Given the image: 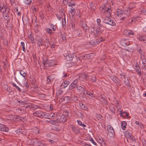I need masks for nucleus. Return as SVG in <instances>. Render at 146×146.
<instances>
[{
  "instance_id": "bf43d9fd",
  "label": "nucleus",
  "mask_w": 146,
  "mask_h": 146,
  "mask_svg": "<svg viewBox=\"0 0 146 146\" xmlns=\"http://www.w3.org/2000/svg\"><path fill=\"white\" fill-rule=\"evenodd\" d=\"M35 107H36V106L35 105H28V106H26L25 107V108H27L28 107H29V108H35Z\"/></svg>"
},
{
  "instance_id": "4d7b16f0",
  "label": "nucleus",
  "mask_w": 146,
  "mask_h": 146,
  "mask_svg": "<svg viewBox=\"0 0 146 146\" xmlns=\"http://www.w3.org/2000/svg\"><path fill=\"white\" fill-rule=\"evenodd\" d=\"M90 141L95 145H97V143L93 139H90Z\"/></svg>"
},
{
  "instance_id": "0e129e2a",
  "label": "nucleus",
  "mask_w": 146,
  "mask_h": 146,
  "mask_svg": "<svg viewBox=\"0 0 146 146\" xmlns=\"http://www.w3.org/2000/svg\"><path fill=\"white\" fill-rule=\"evenodd\" d=\"M90 9L92 10H94L95 9V7L94 6L93 4L92 3H91L90 4Z\"/></svg>"
},
{
  "instance_id": "473e14b6",
  "label": "nucleus",
  "mask_w": 146,
  "mask_h": 146,
  "mask_svg": "<svg viewBox=\"0 0 146 146\" xmlns=\"http://www.w3.org/2000/svg\"><path fill=\"white\" fill-rule=\"evenodd\" d=\"M81 25L82 27L84 29L85 31L88 30V27H87L86 24L84 22H82Z\"/></svg>"
},
{
  "instance_id": "6e6552de",
  "label": "nucleus",
  "mask_w": 146,
  "mask_h": 146,
  "mask_svg": "<svg viewBox=\"0 0 146 146\" xmlns=\"http://www.w3.org/2000/svg\"><path fill=\"white\" fill-rule=\"evenodd\" d=\"M61 101L65 103H68L71 101V99L68 96L62 97L61 99Z\"/></svg>"
},
{
  "instance_id": "2eb2a0df",
  "label": "nucleus",
  "mask_w": 146,
  "mask_h": 146,
  "mask_svg": "<svg viewBox=\"0 0 146 146\" xmlns=\"http://www.w3.org/2000/svg\"><path fill=\"white\" fill-rule=\"evenodd\" d=\"M127 136L128 140H129L130 141H133L135 140V137L134 136H133L130 132L128 133Z\"/></svg>"
},
{
  "instance_id": "864d4df0",
  "label": "nucleus",
  "mask_w": 146,
  "mask_h": 146,
  "mask_svg": "<svg viewBox=\"0 0 146 146\" xmlns=\"http://www.w3.org/2000/svg\"><path fill=\"white\" fill-rule=\"evenodd\" d=\"M120 43L122 45L125 46V45H127V44L125 42V40H121L120 42Z\"/></svg>"
},
{
  "instance_id": "4468645a",
  "label": "nucleus",
  "mask_w": 146,
  "mask_h": 146,
  "mask_svg": "<svg viewBox=\"0 0 146 146\" xmlns=\"http://www.w3.org/2000/svg\"><path fill=\"white\" fill-rule=\"evenodd\" d=\"M53 61V60H48L45 63L44 62H43V64L44 66L46 67L47 66H51L53 65V64L52 63V62Z\"/></svg>"
},
{
  "instance_id": "a878e982",
  "label": "nucleus",
  "mask_w": 146,
  "mask_h": 146,
  "mask_svg": "<svg viewBox=\"0 0 146 146\" xmlns=\"http://www.w3.org/2000/svg\"><path fill=\"white\" fill-rule=\"evenodd\" d=\"M124 82L125 85L127 87H131V85L129 81L127 78H125L124 79Z\"/></svg>"
},
{
  "instance_id": "412c9836",
  "label": "nucleus",
  "mask_w": 146,
  "mask_h": 146,
  "mask_svg": "<svg viewBox=\"0 0 146 146\" xmlns=\"http://www.w3.org/2000/svg\"><path fill=\"white\" fill-rule=\"evenodd\" d=\"M76 88L80 92L84 93L85 92V89L82 86L78 85L76 86Z\"/></svg>"
},
{
  "instance_id": "f8f14e48",
  "label": "nucleus",
  "mask_w": 146,
  "mask_h": 146,
  "mask_svg": "<svg viewBox=\"0 0 146 146\" xmlns=\"http://www.w3.org/2000/svg\"><path fill=\"white\" fill-rule=\"evenodd\" d=\"M9 130V128L6 125L1 124V131L8 132Z\"/></svg>"
},
{
  "instance_id": "de8ad7c7",
  "label": "nucleus",
  "mask_w": 146,
  "mask_h": 146,
  "mask_svg": "<svg viewBox=\"0 0 146 146\" xmlns=\"http://www.w3.org/2000/svg\"><path fill=\"white\" fill-rule=\"evenodd\" d=\"M16 111L19 113H23L24 112V110L21 108H18L16 109Z\"/></svg>"
},
{
  "instance_id": "72a5a7b5",
  "label": "nucleus",
  "mask_w": 146,
  "mask_h": 146,
  "mask_svg": "<svg viewBox=\"0 0 146 146\" xmlns=\"http://www.w3.org/2000/svg\"><path fill=\"white\" fill-rule=\"evenodd\" d=\"M140 59L142 62V64L143 65V66L145 68V66H146V59L145 57H143V58H141Z\"/></svg>"
},
{
  "instance_id": "e433bc0d",
  "label": "nucleus",
  "mask_w": 146,
  "mask_h": 146,
  "mask_svg": "<svg viewBox=\"0 0 146 146\" xmlns=\"http://www.w3.org/2000/svg\"><path fill=\"white\" fill-rule=\"evenodd\" d=\"M37 44L38 45L40 46L43 45V40L41 39H39L38 40H37Z\"/></svg>"
},
{
  "instance_id": "f03ea898",
  "label": "nucleus",
  "mask_w": 146,
  "mask_h": 146,
  "mask_svg": "<svg viewBox=\"0 0 146 146\" xmlns=\"http://www.w3.org/2000/svg\"><path fill=\"white\" fill-rule=\"evenodd\" d=\"M33 114L34 116L40 118L44 117L46 119H49L48 116L49 114L43 112L40 110H39L34 112Z\"/></svg>"
},
{
  "instance_id": "e2e57ef3",
  "label": "nucleus",
  "mask_w": 146,
  "mask_h": 146,
  "mask_svg": "<svg viewBox=\"0 0 146 146\" xmlns=\"http://www.w3.org/2000/svg\"><path fill=\"white\" fill-rule=\"evenodd\" d=\"M135 123L137 125H139L141 127H142L143 126L142 124L141 123V122H139L138 121H136Z\"/></svg>"
},
{
  "instance_id": "5fc2aeb1",
  "label": "nucleus",
  "mask_w": 146,
  "mask_h": 146,
  "mask_svg": "<svg viewBox=\"0 0 146 146\" xmlns=\"http://www.w3.org/2000/svg\"><path fill=\"white\" fill-rule=\"evenodd\" d=\"M50 27L54 31H55L56 29V27L53 25H50Z\"/></svg>"
},
{
  "instance_id": "6e6d98bb",
  "label": "nucleus",
  "mask_w": 146,
  "mask_h": 146,
  "mask_svg": "<svg viewBox=\"0 0 146 146\" xmlns=\"http://www.w3.org/2000/svg\"><path fill=\"white\" fill-rule=\"evenodd\" d=\"M68 6L69 7H71L72 6H74L75 5V4L74 2L73 1L70 2L68 3Z\"/></svg>"
},
{
  "instance_id": "7ed1b4c3",
  "label": "nucleus",
  "mask_w": 146,
  "mask_h": 146,
  "mask_svg": "<svg viewBox=\"0 0 146 146\" xmlns=\"http://www.w3.org/2000/svg\"><path fill=\"white\" fill-rule=\"evenodd\" d=\"M31 141V143L34 146H47L43 142L37 139H32Z\"/></svg>"
},
{
  "instance_id": "4be33fe9",
  "label": "nucleus",
  "mask_w": 146,
  "mask_h": 146,
  "mask_svg": "<svg viewBox=\"0 0 146 146\" xmlns=\"http://www.w3.org/2000/svg\"><path fill=\"white\" fill-rule=\"evenodd\" d=\"M71 128L72 131L76 134H78L80 131L79 130L78 128L74 127L73 125H72Z\"/></svg>"
},
{
  "instance_id": "aec40b11",
  "label": "nucleus",
  "mask_w": 146,
  "mask_h": 146,
  "mask_svg": "<svg viewBox=\"0 0 146 146\" xmlns=\"http://www.w3.org/2000/svg\"><path fill=\"white\" fill-rule=\"evenodd\" d=\"M54 76L53 75H50L48 76L46 81L49 84L54 79Z\"/></svg>"
},
{
  "instance_id": "c03bdc74",
  "label": "nucleus",
  "mask_w": 146,
  "mask_h": 146,
  "mask_svg": "<svg viewBox=\"0 0 146 146\" xmlns=\"http://www.w3.org/2000/svg\"><path fill=\"white\" fill-rule=\"evenodd\" d=\"M12 84L13 86L15 87L20 92L21 91V89H20V88L19 87L17 86L15 83H12Z\"/></svg>"
},
{
  "instance_id": "c756f323",
  "label": "nucleus",
  "mask_w": 146,
  "mask_h": 146,
  "mask_svg": "<svg viewBox=\"0 0 146 146\" xmlns=\"http://www.w3.org/2000/svg\"><path fill=\"white\" fill-rule=\"evenodd\" d=\"M140 17L138 16H136L133 17L131 19V23H133L135 22L136 21L140 19Z\"/></svg>"
},
{
  "instance_id": "09e8293b",
  "label": "nucleus",
  "mask_w": 146,
  "mask_h": 146,
  "mask_svg": "<svg viewBox=\"0 0 146 146\" xmlns=\"http://www.w3.org/2000/svg\"><path fill=\"white\" fill-rule=\"evenodd\" d=\"M105 18L104 19L103 22L105 23L106 24H108V23L109 21L110 20V19L109 18V17H108Z\"/></svg>"
},
{
  "instance_id": "9d476101",
  "label": "nucleus",
  "mask_w": 146,
  "mask_h": 146,
  "mask_svg": "<svg viewBox=\"0 0 146 146\" xmlns=\"http://www.w3.org/2000/svg\"><path fill=\"white\" fill-rule=\"evenodd\" d=\"M111 79L115 82L117 86H120L121 84L118 81V78L115 76H111L110 77Z\"/></svg>"
},
{
  "instance_id": "a19ab883",
  "label": "nucleus",
  "mask_w": 146,
  "mask_h": 146,
  "mask_svg": "<svg viewBox=\"0 0 146 146\" xmlns=\"http://www.w3.org/2000/svg\"><path fill=\"white\" fill-rule=\"evenodd\" d=\"M108 24L114 26L115 25V23L112 19H110L109 21V22Z\"/></svg>"
},
{
  "instance_id": "774afa93",
  "label": "nucleus",
  "mask_w": 146,
  "mask_h": 146,
  "mask_svg": "<svg viewBox=\"0 0 146 146\" xmlns=\"http://www.w3.org/2000/svg\"><path fill=\"white\" fill-rule=\"evenodd\" d=\"M31 0H25V3L27 4H29L31 3Z\"/></svg>"
},
{
  "instance_id": "4c0bfd02",
  "label": "nucleus",
  "mask_w": 146,
  "mask_h": 146,
  "mask_svg": "<svg viewBox=\"0 0 146 146\" xmlns=\"http://www.w3.org/2000/svg\"><path fill=\"white\" fill-rule=\"evenodd\" d=\"M99 98L102 102H105L106 101L105 97L104 96L100 95L99 96Z\"/></svg>"
},
{
  "instance_id": "b1692460",
  "label": "nucleus",
  "mask_w": 146,
  "mask_h": 146,
  "mask_svg": "<svg viewBox=\"0 0 146 146\" xmlns=\"http://www.w3.org/2000/svg\"><path fill=\"white\" fill-rule=\"evenodd\" d=\"M69 83L68 81H65L62 83L61 86L64 88H66L68 86Z\"/></svg>"
},
{
  "instance_id": "49530a36",
  "label": "nucleus",
  "mask_w": 146,
  "mask_h": 146,
  "mask_svg": "<svg viewBox=\"0 0 146 146\" xmlns=\"http://www.w3.org/2000/svg\"><path fill=\"white\" fill-rule=\"evenodd\" d=\"M77 122L78 125H79L80 126L83 127V128H84V127H86V125L82 123V122L80 120H77Z\"/></svg>"
},
{
  "instance_id": "5701e85b",
  "label": "nucleus",
  "mask_w": 146,
  "mask_h": 146,
  "mask_svg": "<svg viewBox=\"0 0 146 146\" xmlns=\"http://www.w3.org/2000/svg\"><path fill=\"white\" fill-rule=\"evenodd\" d=\"M135 4L134 3L133 6H131V5H130L129 6V9L126 10H125L124 11V13L125 14L128 15L130 14V9H131L133 8L134 7H135Z\"/></svg>"
},
{
  "instance_id": "9b49d317",
  "label": "nucleus",
  "mask_w": 146,
  "mask_h": 146,
  "mask_svg": "<svg viewBox=\"0 0 146 146\" xmlns=\"http://www.w3.org/2000/svg\"><path fill=\"white\" fill-rule=\"evenodd\" d=\"M124 33L125 35L131 37H132L133 35L134 34V33L132 31L130 30H125Z\"/></svg>"
},
{
  "instance_id": "cd10ccee",
  "label": "nucleus",
  "mask_w": 146,
  "mask_h": 146,
  "mask_svg": "<svg viewBox=\"0 0 146 146\" xmlns=\"http://www.w3.org/2000/svg\"><path fill=\"white\" fill-rule=\"evenodd\" d=\"M89 77L92 82H95L96 81V76L95 74H93L90 75L89 76Z\"/></svg>"
},
{
  "instance_id": "37998d69",
  "label": "nucleus",
  "mask_w": 146,
  "mask_h": 146,
  "mask_svg": "<svg viewBox=\"0 0 146 146\" xmlns=\"http://www.w3.org/2000/svg\"><path fill=\"white\" fill-rule=\"evenodd\" d=\"M109 108L110 111L113 113H114L115 112V109L114 107L112 105H111L109 106Z\"/></svg>"
},
{
  "instance_id": "79ce46f5",
  "label": "nucleus",
  "mask_w": 146,
  "mask_h": 146,
  "mask_svg": "<svg viewBox=\"0 0 146 146\" xmlns=\"http://www.w3.org/2000/svg\"><path fill=\"white\" fill-rule=\"evenodd\" d=\"M117 15L118 16L120 15H122V16H123V11L120 9H118L117 10Z\"/></svg>"
},
{
  "instance_id": "c85d7f7f",
  "label": "nucleus",
  "mask_w": 146,
  "mask_h": 146,
  "mask_svg": "<svg viewBox=\"0 0 146 146\" xmlns=\"http://www.w3.org/2000/svg\"><path fill=\"white\" fill-rule=\"evenodd\" d=\"M60 122H64L66 121V118L64 114H62L61 115V118L59 119Z\"/></svg>"
},
{
  "instance_id": "f704fd0d",
  "label": "nucleus",
  "mask_w": 146,
  "mask_h": 146,
  "mask_svg": "<svg viewBox=\"0 0 146 146\" xmlns=\"http://www.w3.org/2000/svg\"><path fill=\"white\" fill-rule=\"evenodd\" d=\"M70 12L72 16H74L75 13V9L74 7H72Z\"/></svg>"
},
{
  "instance_id": "1a4fd4ad",
  "label": "nucleus",
  "mask_w": 146,
  "mask_h": 146,
  "mask_svg": "<svg viewBox=\"0 0 146 146\" xmlns=\"http://www.w3.org/2000/svg\"><path fill=\"white\" fill-rule=\"evenodd\" d=\"M15 119L16 121H19L21 120L24 122H25L27 121L26 118L24 116H22L20 115H15Z\"/></svg>"
},
{
  "instance_id": "f3484780",
  "label": "nucleus",
  "mask_w": 146,
  "mask_h": 146,
  "mask_svg": "<svg viewBox=\"0 0 146 146\" xmlns=\"http://www.w3.org/2000/svg\"><path fill=\"white\" fill-rule=\"evenodd\" d=\"M15 117V115L14 116L12 114H10L7 115L6 116V118L7 119L10 121L13 120L16 121Z\"/></svg>"
},
{
  "instance_id": "052dcab7",
  "label": "nucleus",
  "mask_w": 146,
  "mask_h": 146,
  "mask_svg": "<svg viewBox=\"0 0 146 146\" xmlns=\"http://www.w3.org/2000/svg\"><path fill=\"white\" fill-rule=\"evenodd\" d=\"M32 9L33 10L34 12H36L37 11V9L36 7L35 6H33L32 7Z\"/></svg>"
},
{
  "instance_id": "0eeeda50",
  "label": "nucleus",
  "mask_w": 146,
  "mask_h": 146,
  "mask_svg": "<svg viewBox=\"0 0 146 146\" xmlns=\"http://www.w3.org/2000/svg\"><path fill=\"white\" fill-rule=\"evenodd\" d=\"M89 77V76L84 73L80 74L79 76V79L82 81H85L87 80Z\"/></svg>"
},
{
  "instance_id": "dca6fc26",
  "label": "nucleus",
  "mask_w": 146,
  "mask_h": 146,
  "mask_svg": "<svg viewBox=\"0 0 146 146\" xmlns=\"http://www.w3.org/2000/svg\"><path fill=\"white\" fill-rule=\"evenodd\" d=\"M49 123L55 125H58L60 123V120H59V119H57L52 120L51 121H49Z\"/></svg>"
},
{
  "instance_id": "3c124183",
  "label": "nucleus",
  "mask_w": 146,
  "mask_h": 146,
  "mask_svg": "<svg viewBox=\"0 0 146 146\" xmlns=\"http://www.w3.org/2000/svg\"><path fill=\"white\" fill-rule=\"evenodd\" d=\"M6 11V9L5 7H2L1 8V12L3 13H4Z\"/></svg>"
},
{
  "instance_id": "39448f33",
  "label": "nucleus",
  "mask_w": 146,
  "mask_h": 146,
  "mask_svg": "<svg viewBox=\"0 0 146 146\" xmlns=\"http://www.w3.org/2000/svg\"><path fill=\"white\" fill-rule=\"evenodd\" d=\"M108 134L109 136L111 137H113L115 135V133L113 128L110 125L107 126Z\"/></svg>"
},
{
  "instance_id": "f257e3e1",
  "label": "nucleus",
  "mask_w": 146,
  "mask_h": 146,
  "mask_svg": "<svg viewBox=\"0 0 146 146\" xmlns=\"http://www.w3.org/2000/svg\"><path fill=\"white\" fill-rule=\"evenodd\" d=\"M102 12L104 14V15L106 17H111L112 10L110 8L106 6H103L100 7Z\"/></svg>"
},
{
  "instance_id": "393cba45",
  "label": "nucleus",
  "mask_w": 146,
  "mask_h": 146,
  "mask_svg": "<svg viewBox=\"0 0 146 146\" xmlns=\"http://www.w3.org/2000/svg\"><path fill=\"white\" fill-rule=\"evenodd\" d=\"M138 39L140 41H143L146 43V37L144 36L140 35L139 37H138Z\"/></svg>"
},
{
  "instance_id": "603ef678",
  "label": "nucleus",
  "mask_w": 146,
  "mask_h": 146,
  "mask_svg": "<svg viewBox=\"0 0 146 146\" xmlns=\"http://www.w3.org/2000/svg\"><path fill=\"white\" fill-rule=\"evenodd\" d=\"M3 17L7 21L9 19V16L7 13L3 14Z\"/></svg>"
},
{
  "instance_id": "69168bd1",
  "label": "nucleus",
  "mask_w": 146,
  "mask_h": 146,
  "mask_svg": "<svg viewBox=\"0 0 146 146\" xmlns=\"http://www.w3.org/2000/svg\"><path fill=\"white\" fill-rule=\"evenodd\" d=\"M97 22L98 25L99 26H102V24L100 23L101 22V20L100 19H98L97 20Z\"/></svg>"
},
{
  "instance_id": "ddd939ff",
  "label": "nucleus",
  "mask_w": 146,
  "mask_h": 146,
  "mask_svg": "<svg viewBox=\"0 0 146 146\" xmlns=\"http://www.w3.org/2000/svg\"><path fill=\"white\" fill-rule=\"evenodd\" d=\"M137 52L139 54L140 58H142L145 57V53L144 51L141 48H138L137 49Z\"/></svg>"
},
{
  "instance_id": "680f3d73",
  "label": "nucleus",
  "mask_w": 146,
  "mask_h": 146,
  "mask_svg": "<svg viewBox=\"0 0 146 146\" xmlns=\"http://www.w3.org/2000/svg\"><path fill=\"white\" fill-rule=\"evenodd\" d=\"M22 130L20 129H19L16 131V133L17 134H20L22 132Z\"/></svg>"
},
{
  "instance_id": "58836bf2",
  "label": "nucleus",
  "mask_w": 146,
  "mask_h": 146,
  "mask_svg": "<svg viewBox=\"0 0 146 146\" xmlns=\"http://www.w3.org/2000/svg\"><path fill=\"white\" fill-rule=\"evenodd\" d=\"M76 86L74 83L72 82L69 86V89L70 90H72L76 87Z\"/></svg>"
},
{
  "instance_id": "a18cd8bd",
  "label": "nucleus",
  "mask_w": 146,
  "mask_h": 146,
  "mask_svg": "<svg viewBox=\"0 0 146 146\" xmlns=\"http://www.w3.org/2000/svg\"><path fill=\"white\" fill-rule=\"evenodd\" d=\"M31 84L33 85H34L35 86L37 85V82L35 78H32V80H31Z\"/></svg>"
},
{
  "instance_id": "a211bd4d",
  "label": "nucleus",
  "mask_w": 146,
  "mask_h": 146,
  "mask_svg": "<svg viewBox=\"0 0 146 146\" xmlns=\"http://www.w3.org/2000/svg\"><path fill=\"white\" fill-rule=\"evenodd\" d=\"M75 55L72 54H70L67 55L66 57V59L68 61H71L74 57Z\"/></svg>"
},
{
  "instance_id": "423d86ee",
  "label": "nucleus",
  "mask_w": 146,
  "mask_h": 146,
  "mask_svg": "<svg viewBox=\"0 0 146 146\" xmlns=\"http://www.w3.org/2000/svg\"><path fill=\"white\" fill-rule=\"evenodd\" d=\"M100 30V28L99 27L98 28L94 30V31L91 33V35H93L95 37L98 36L100 33H102Z\"/></svg>"
},
{
  "instance_id": "bb28decb",
  "label": "nucleus",
  "mask_w": 146,
  "mask_h": 146,
  "mask_svg": "<svg viewBox=\"0 0 146 146\" xmlns=\"http://www.w3.org/2000/svg\"><path fill=\"white\" fill-rule=\"evenodd\" d=\"M79 105L80 108L84 110H86L88 109L87 106L85 105L83 103H80L79 104Z\"/></svg>"
},
{
  "instance_id": "7c9ffc66",
  "label": "nucleus",
  "mask_w": 146,
  "mask_h": 146,
  "mask_svg": "<svg viewBox=\"0 0 146 146\" xmlns=\"http://www.w3.org/2000/svg\"><path fill=\"white\" fill-rule=\"evenodd\" d=\"M86 95L88 98H92L93 97V94L90 93L89 92L87 91H86V93L84 92V93Z\"/></svg>"
},
{
  "instance_id": "338daca9",
  "label": "nucleus",
  "mask_w": 146,
  "mask_h": 146,
  "mask_svg": "<svg viewBox=\"0 0 146 146\" xmlns=\"http://www.w3.org/2000/svg\"><path fill=\"white\" fill-rule=\"evenodd\" d=\"M120 76L121 78H123L124 79L126 78L127 77L125 76V74L124 73H122L120 74Z\"/></svg>"
},
{
  "instance_id": "ea45409f",
  "label": "nucleus",
  "mask_w": 146,
  "mask_h": 146,
  "mask_svg": "<svg viewBox=\"0 0 146 146\" xmlns=\"http://www.w3.org/2000/svg\"><path fill=\"white\" fill-rule=\"evenodd\" d=\"M49 114V116H48V118H49V119H50V118H49V117H52V119H54L56 117V114H55L54 113H51L50 114L48 113Z\"/></svg>"
},
{
  "instance_id": "13d9d810",
  "label": "nucleus",
  "mask_w": 146,
  "mask_h": 146,
  "mask_svg": "<svg viewBox=\"0 0 146 146\" xmlns=\"http://www.w3.org/2000/svg\"><path fill=\"white\" fill-rule=\"evenodd\" d=\"M39 131L38 129L37 128H35L33 131V133L35 134L38 133Z\"/></svg>"
},
{
  "instance_id": "8fccbe9b",
  "label": "nucleus",
  "mask_w": 146,
  "mask_h": 146,
  "mask_svg": "<svg viewBox=\"0 0 146 146\" xmlns=\"http://www.w3.org/2000/svg\"><path fill=\"white\" fill-rule=\"evenodd\" d=\"M46 32L48 33L50 35H51L52 34V30L51 29L49 28H47L46 29Z\"/></svg>"
},
{
  "instance_id": "2f4dec72",
  "label": "nucleus",
  "mask_w": 146,
  "mask_h": 146,
  "mask_svg": "<svg viewBox=\"0 0 146 146\" xmlns=\"http://www.w3.org/2000/svg\"><path fill=\"white\" fill-rule=\"evenodd\" d=\"M127 125V122L125 121H123L121 123V127L123 130H125L126 128V126Z\"/></svg>"
},
{
  "instance_id": "6ab92c4d",
  "label": "nucleus",
  "mask_w": 146,
  "mask_h": 146,
  "mask_svg": "<svg viewBox=\"0 0 146 146\" xmlns=\"http://www.w3.org/2000/svg\"><path fill=\"white\" fill-rule=\"evenodd\" d=\"M97 141L102 146L105 145L106 143L102 137H99L97 139Z\"/></svg>"
},
{
  "instance_id": "c9c22d12",
  "label": "nucleus",
  "mask_w": 146,
  "mask_h": 146,
  "mask_svg": "<svg viewBox=\"0 0 146 146\" xmlns=\"http://www.w3.org/2000/svg\"><path fill=\"white\" fill-rule=\"evenodd\" d=\"M20 74L25 79H27V76L25 72L23 70H21L20 71Z\"/></svg>"
},
{
  "instance_id": "20e7f679",
  "label": "nucleus",
  "mask_w": 146,
  "mask_h": 146,
  "mask_svg": "<svg viewBox=\"0 0 146 146\" xmlns=\"http://www.w3.org/2000/svg\"><path fill=\"white\" fill-rule=\"evenodd\" d=\"M116 106L117 109V111L119 112V115L122 117H124V115L123 114L125 113L126 114L125 116L128 117L129 116L128 113L125 111H123L121 109V106H120L118 103L115 104Z\"/></svg>"
}]
</instances>
